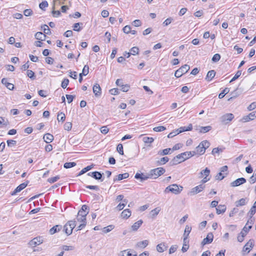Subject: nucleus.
<instances>
[{"instance_id":"f257e3e1","label":"nucleus","mask_w":256,"mask_h":256,"mask_svg":"<svg viewBox=\"0 0 256 256\" xmlns=\"http://www.w3.org/2000/svg\"><path fill=\"white\" fill-rule=\"evenodd\" d=\"M210 146V143L208 140H204L198 146H197L195 150L192 152V156L194 155H202L203 154L206 150Z\"/></svg>"},{"instance_id":"f03ea898","label":"nucleus","mask_w":256,"mask_h":256,"mask_svg":"<svg viewBox=\"0 0 256 256\" xmlns=\"http://www.w3.org/2000/svg\"><path fill=\"white\" fill-rule=\"evenodd\" d=\"M183 188L180 186V188L176 184H172L166 187L164 191L165 193L171 192L174 194H178L182 190Z\"/></svg>"},{"instance_id":"7ed1b4c3","label":"nucleus","mask_w":256,"mask_h":256,"mask_svg":"<svg viewBox=\"0 0 256 256\" xmlns=\"http://www.w3.org/2000/svg\"><path fill=\"white\" fill-rule=\"evenodd\" d=\"M165 170L163 168H158L151 170L150 172V176L152 178L156 179L162 175L164 172Z\"/></svg>"},{"instance_id":"20e7f679","label":"nucleus","mask_w":256,"mask_h":256,"mask_svg":"<svg viewBox=\"0 0 256 256\" xmlns=\"http://www.w3.org/2000/svg\"><path fill=\"white\" fill-rule=\"evenodd\" d=\"M190 66L188 64H184L178 70H176L174 74V76L176 78L182 76L184 74L190 70Z\"/></svg>"},{"instance_id":"39448f33","label":"nucleus","mask_w":256,"mask_h":256,"mask_svg":"<svg viewBox=\"0 0 256 256\" xmlns=\"http://www.w3.org/2000/svg\"><path fill=\"white\" fill-rule=\"evenodd\" d=\"M228 167L226 166H223L220 168V172L216 175V179L217 180H221L224 179L225 177L224 176V172H226V175L228 174Z\"/></svg>"},{"instance_id":"423d86ee","label":"nucleus","mask_w":256,"mask_h":256,"mask_svg":"<svg viewBox=\"0 0 256 256\" xmlns=\"http://www.w3.org/2000/svg\"><path fill=\"white\" fill-rule=\"evenodd\" d=\"M192 156V152H186L178 154L172 160H175L176 159H183V160H186Z\"/></svg>"},{"instance_id":"0eeeda50","label":"nucleus","mask_w":256,"mask_h":256,"mask_svg":"<svg viewBox=\"0 0 256 256\" xmlns=\"http://www.w3.org/2000/svg\"><path fill=\"white\" fill-rule=\"evenodd\" d=\"M234 118V116L232 114H226L220 118V122L224 124H228Z\"/></svg>"},{"instance_id":"6e6552de","label":"nucleus","mask_w":256,"mask_h":256,"mask_svg":"<svg viewBox=\"0 0 256 256\" xmlns=\"http://www.w3.org/2000/svg\"><path fill=\"white\" fill-rule=\"evenodd\" d=\"M150 175V172L146 174L143 173L140 174L137 172L134 176V178L136 180H140L141 182H143L144 181L147 180L148 178H152L151 176Z\"/></svg>"},{"instance_id":"1a4fd4ad","label":"nucleus","mask_w":256,"mask_h":256,"mask_svg":"<svg viewBox=\"0 0 256 256\" xmlns=\"http://www.w3.org/2000/svg\"><path fill=\"white\" fill-rule=\"evenodd\" d=\"M205 188V186L200 184L194 188H192L189 194L190 195H195L201 192H202Z\"/></svg>"},{"instance_id":"9d476101","label":"nucleus","mask_w":256,"mask_h":256,"mask_svg":"<svg viewBox=\"0 0 256 256\" xmlns=\"http://www.w3.org/2000/svg\"><path fill=\"white\" fill-rule=\"evenodd\" d=\"M214 239V235L212 232H209L201 242V245L203 246L206 244H210L212 242Z\"/></svg>"},{"instance_id":"9b49d317","label":"nucleus","mask_w":256,"mask_h":256,"mask_svg":"<svg viewBox=\"0 0 256 256\" xmlns=\"http://www.w3.org/2000/svg\"><path fill=\"white\" fill-rule=\"evenodd\" d=\"M246 182V179L244 178H237L230 183V186L232 187L238 186H240Z\"/></svg>"},{"instance_id":"f8f14e48","label":"nucleus","mask_w":256,"mask_h":256,"mask_svg":"<svg viewBox=\"0 0 256 256\" xmlns=\"http://www.w3.org/2000/svg\"><path fill=\"white\" fill-rule=\"evenodd\" d=\"M28 181L23 182L18 186L16 189L11 194L12 196L15 195L16 193L20 192L23 189H24L28 184Z\"/></svg>"},{"instance_id":"ddd939ff","label":"nucleus","mask_w":256,"mask_h":256,"mask_svg":"<svg viewBox=\"0 0 256 256\" xmlns=\"http://www.w3.org/2000/svg\"><path fill=\"white\" fill-rule=\"evenodd\" d=\"M256 118V112H253L250 113L248 115L244 116L241 120L240 121L243 122H247L250 120H254Z\"/></svg>"},{"instance_id":"4468645a","label":"nucleus","mask_w":256,"mask_h":256,"mask_svg":"<svg viewBox=\"0 0 256 256\" xmlns=\"http://www.w3.org/2000/svg\"><path fill=\"white\" fill-rule=\"evenodd\" d=\"M104 173H101L100 172L95 171L92 174V178L96 180H100V182H103L104 177L103 176Z\"/></svg>"},{"instance_id":"2eb2a0df","label":"nucleus","mask_w":256,"mask_h":256,"mask_svg":"<svg viewBox=\"0 0 256 256\" xmlns=\"http://www.w3.org/2000/svg\"><path fill=\"white\" fill-rule=\"evenodd\" d=\"M42 242V240L41 239L40 237H36L31 240L29 242V244L32 247H35L37 245H39Z\"/></svg>"},{"instance_id":"dca6fc26","label":"nucleus","mask_w":256,"mask_h":256,"mask_svg":"<svg viewBox=\"0 0 256 256\" xmlns=\"http://www.w3.org/2000/svg\"><path fill=\"white\" fill-rule=\"evenodd\" d=\"M93 92L94 95L96 96H100L102 94V89L100 86L96 84L93 86Z\"/></svg>"},{"instance_id":"f3484780","label":"nucleus","mask_w":256,"mask_h":256,"mask_svg":"<svg viewBox=\"0 0 256 256\" xmlns=\"http://www.w3.org/2000/svg\"><path fill=\"white\" fill-rule=\"evenodd\" d=\"M2 83L7 88L10 90H13L14 88V86L12 84L8 82V79L6 78H3L1 81Z\"/></svg>"},{"instance_id":"a211bd4d","label":"nucleus","mask_w":256,"mask_h":256,"mask_svg":"<svg viewBox=\"0 0 256 256\" xmlns=\"http://www.w3.org/2000/svg\"><path fill=\"white\" fill-rule=\"evenodd\" d=\"M254 244L253 240H250L244 246L243 251L246 252L248 253L250 250V248H252Z\"/></svg>"},{"instance_id":"6ab92c4d","label":"nucleus","mask_w":256,"mask_h":256,"mask_svg":"<svg viewBox=\"0 0 256 256\" xmlns=\"http://www.w3.org/2000/svg\"><path fill=\"white\" fill-rule=\"evenodd\" d=\"M62 228V226L61 225H56L50 230L49 232L50 234H54L55 233L60 232Z\"/></svg>"},{"instance_id":"aec40b11","label":"nucleus","mask_w":256,"mask_h":256,"mask_svg":"<svg viewBox=\"0 0 256 256\" xmlns=\"http://www.w3.org/2000/svg\"><path fill=\"white\" fill-rule=\"evenodd\" d=\"M142 223L143 221L142 220H140L137 221L136 222H134V224L131 226L132 230L134 232L136 231L140 226Z\"/></svg>"},{"instance_id":"412c9836","label":"nucleus","mask_w":256,"mask_h":256,"mask_svg":"<svg viewBox=\"0 0 256 256\" xmlns=\"http://www.w3.org/2000/svg\"><path fill=\"white\" fill-rule=\"evenodd\" d=\"M215 75L216 72L214 70H210L208 72L205 79L206 81L210 82L214 77Z\"/></svg>"},{"instance_id":"4be33fe9","label":"nucleus","mask_w":256,"mask_h":256,"mask_svg":"<svg viewBox=\"0 0 256 256\" xmlns=\"http://www.w3.org/2000/svg\"><path fill=\"white\" fill-rule=\"evenodd\" d=\"M43 139L46 143H50L53 140L54 136L49 133H47L44 136Z\"/></svg>"},{"instance_id":"5701e85b","label":"nucleus","mask_w":256,"mask_h":256,"mask_svg":"<svg viewBox=\"0 0 256 256\" xmlns=\"http://www.w3.org/2000/svg\"><path fill=\"white\" fill-rule=\"evenodd\" d=\"M94 164H92L84 168L78 174L77 176H80L85 174L87 172H88V171L90 170L91 169H92L94 168Z\"/></svg>"},{"instance_id":"b1692460","label":"nucleus","mask_w":256,"mask_h":256,"mask_svg":"<svg viewBox=\"0 0 256 256\" xmlns=\"http://www.w3.org/2000/svg\"><path fill=\"white\" fill-rule=\"evenodd\" d=\"M168 248V246H166L164 243H160L156 246V250L159 252H162Z\"/></svg>"},{"instance_id":"393cba45","label":"nucleus","mask_w":256,"mask_h":256,"mask_svg":"<svg viewBox=\"0 0 256 256\" xmlns=\"http://www.w3.org/2000/svg\"><path fill=\"white\" fill-rule=\"evenodd\" d=\"M130 216L131 211L129 209L124 210L121 214V216L124 219H128Z\"/></svg>"},{"instance_id":"a878e982","label":"nucleus","mask_w":256,"mask_h":256,"mask_svg":"<svg viewBox=\"0 0 256 256\" xmlns=\"http://www.w3.org/2000/svg\"><path fill=\"white\" fill-rule=\"evenodd\" d=\"M129 176V174L127 172H126L123 174H119L118 175L116 176V178H114V180H121L123 179L126 178Z\"/></svg>"},{"instance_id":"bb28decb","label":"nucleus","mask_w":256,"mask_h":256,"mask_svg":"<svg viewBox=\"0 0 256 256\" xmlns=\"http://www.w3.org/2000/svg\"><path fill=\"white\" fill-rule=\"evenodd\" d=\"M192 230V228L190 226H186L184 234V242H185V241L188 238V237L189 235V234L190 233V231Z\"/></svg>"},{"instance_id":"cd10ccee","label":"nucleus","mask_w":256,"mask_h":256,"mask_svg":"<svg viewBox=\"0 0 256 256\" xmlns=\"http://www.w3.org/2000/svg\"><path fill=\"white\" fill-rule=\"evenodd\" d=\"M226 208L225 205L220 204L216 208V213L218 214L224 213L226 212Z\"/></svg>"},{"instance_id":"c85d7f7f","label":"nucleus","mask_w":256,"mask_h":256,"mask_svg":"<svg viewBox=\"0 0 256 256\" xmlns=\"http://www.w3.org/2000/svg\"><path fill=\"white\" fill-rule=\"evenodd\" d=\"M192 129V126L191 124H189L188 126H181L180 128H178V132H184L186 131H190Z\"/></svg>"},{"instance_id":"c756f323","label":"nucleus","mask_w":256,"mask_h":256,"mask_svg":"<svg viewBox=\"0 0 256 256\" xmlns=\"http://www.w3.org/2000/svg\"><path fill=\"white\" fill-rule=\"evenodd\" d=\"M172 152V149L170 148H167L166 149H164L163 150H160L158 152V154L160 156H162L166 154H171Z\"/></svg>"},{"instance_id":"7c9ffc66","label":"nucleus","mask_w":256,"mask_h":256,"mask_svg":"<svg viewBox=\"0 0 256 256\" xmlns=\"http://www.w3.org/2000/svg\"><path fill=\"white\" fill-rule=\"evenodd\" d=\"M148 244V242L147 240H144L142 242H139L136 244V246L140 248H146Z\"/></svg>"},{"instance_id":"2f4dec72","label":"nucleus","mask_w":256,"mask_h":256,"mask_svg":"<svg viewBox=\"0 0 256 256\" xmlns=\"http://www.w3.org/2000/svg\"><path fill=\"white\" fill-rule=\"evenodd\" d=\"M34 36L36 39L41 40H44L46 38V34L42 32H37Z\"/></svg>"},{"instance_id":"473e14b6","label":"nucleus","mask_w":256,"mask_h":256,"mask_svg":"<svg viewBox=\"0 0 256 256\" xmlns=\"http://www.w3.org/2000/svg\"><path fill=\"white\" fill-rule=\"evenodd\" d=\"M128 201L126 199H124L122 200V203H120L117 206H116V209L118 210H122L124 208L126 204L128 203Z\"/></svg>"},{"instance_id":"72a5a7b5","label":"nucleus","mask_w":256,"mask_h":256,"mask_svg":"<svg viewBox=\"0 0 256 256\" xmlns=\"http://www.w3.org/2000/svg\"><path fill=\"white\" fill-rule=\"evenodd\" d=\"M68 226L67 223L64 226L63 231L68 235L70 236L72 234V230L70 228H68Z\"/></svg>"},{"instance_id":"f704fd0d","label":"nucleus","mask_w":256,"mask_h":256,"mask_svg":"<svg viewBox=\"0 0 256 256\" xmlns=\"http://www.w3.org/2000/svg\"><path fill=\"white\" fill-rule=\"evenodd\" d=\"M224 151L223 148H215L212 150V153L213 155L216 156V154H220Z\"/></svg>"},{"instance_id":"c9c22d12","label":"nucleus","mask_w":256,"mask_h":256,"mask_svg":"<svg viewBox=\"0 0 256 256\" xmlns=\"http://www.w3.org/2000/svg\"><path fill=\"white\" fill-rule=\"evenodd\" d=\"M212 130L211 126H201L200 127V129L199 132L202 133H206Z\"/></svg>"},{"instance_id":"e433bc0d","label":"nucleus","mask_w":256,"mask_h":256,"mask_svg":"<svg viewBox=\"0 0 256 256\" xmlns=\"http://www.w3.org/2000/svg\"><path fill=\"white\" fill-rule=\"evenodd\" d=\"M57 120L58 122L61 121L62 122H64L66 120L65 114L62 112H58Z\"/></svg>"},{"instance_id":"4c0bfd02","label":"nucleus","mask_w":256,"mask_h":256,"mask_svg":"<svg viewBox=\"0 0 256 256\" xmlns=\"http://www.w3.org/2000/svg\"><path fill=\"white\" fill-rule=\"evenodd\" d=\"M246 204V198H242L236 202V206H244Z\"/></svg>"},{"instance_id":"58836bf2","label":"nucleus","mask_w":256,"mask_h":256,"mask_svg":"<svg viewBox=\"0 0 256 256\" xmlns=\"http://www.w3.org/2000/svg\"><path fill=\"white\" fill-rule=\"evenodd\" d=\"M26 75L28 78L32 80H34L36 78L34 72L32 70H28Z\"/></svg>"},{"instance_id":"ea45409f","label":"nucleus","mask_w":256,"mask_h":256,"mask_svg":"<svg viewBox=\"0 0 256 256\" xmlns=\"http://www.w3.org/2000/svg\"><path fill=\"white\" fill-rule=\"evenodd\" d=\"M230 91V90L228 88H225L222 92H221L219 94H218V98H223L224 96L228 94Z\"/></svg>"},{"instance_id":"a19ab883","label":"nucleus","mask_w":256,"mask_h":256,"mask_svg":"<svg viewBox=\"0 0 256 256\" xmlns=\"http://www.w3.org/2000/svg\"><path fill=\"white\" fill-rule=\"evenodd\" d=\"M256 212V201L254 202V205L251 208L250 210L249 211L248 214L252 216L253 215L255 214Z\"/></svg>"},{"instance_id":"79ce46f5","label":"nucleus","mask_w":256,"mask_h":256,"mask_svg":"<svg viewBox=\"0 0 256 256\" xmlns=\"http://www.w3.org/2000/svg\"><path fill=\"white\" fill-rule=\"evenodd\" d=\"M76 166V163L74 162H66L64 164V167L65 168H72Z\"/></svg>"},{"instance_id":"37998d69","label":"nucleus","mask_w":256,"mask_h":256,"mask_svg":"<svg viewBox=\"0 0 256 256\" xmlns=\"http://www.w3.org/2000/svg\"><path fill=\"white\" fill-rule=\"evenodd\" d=\"M80 25H82V23L78 22V23L74 24L73 26L74 30L76 31V32H80L82 30V28L79 26Z\"/></svg>"},{"instance_id":"c03bdc74","label":"nucleus","mask_w":256,"mask_h":256,"mask_svg":"<svg viewBox=\"0 0 256 256\" xmlns=\"http://www.w3.org/2000/svg\"><path fill=\"white\" fill-rule=\"evenodd\" d=\"M130 54L132 55H136L138 54L139 48L136 46H134L130 48Z\"/></svg>"},{"instance_id":"a18cd8bd","label":"nucleus","mask_w":256,"mask_h":256,"mask_svg":"<svg viewBox=\"0 0 256 256\" xmlns=\"http://www.w3.org/2000/svg\"><path fill=\"white\" fill-rule=\"evenodd\" d=\"M114 226L113 225H109L106 227H104L103 228L102 232L104 233H108L110 232L114 228Z\"/></svg>"},{"instance_id":"49530a36","label":"nucleus","mask_w":256,"mask_h":256,"mask_svg":"<svg viewBox=\"0 0 256 256\" xmlns=\"http://www.w3.org/2000/svg\"><path fill=\"white\" fill-rule=\"evenodd\" d=\"M79 211H80L81 213L84 212L88 214L89 212V208L86 205L84 204L82 206L80 210Z\"/></svg>"},{"instance_id":"de8ad7c7","label":"nucleus","mask_w":256,"mask_h":256,"mask_svg":"<svg viewBox=\"0 0 256 256\" xmlns=\"http://www.w3.org/2000/svg\"><path fill=\"white\" fill-rule=\"evenodd\" d=\"M154 140L152 138L145 136L143 138V141L146 144H151L154 142Z\"/></svg>"},{"instance_id":"09e8293b","label":"nucleus","mask_w":256,"mask_h":256,"mask_svg":"<svg viewBox=\"0 0 256 256\" xmlns=\"http://www.w3.org/2000/svg\"><path fill=\"white\" fill-rule=\"evenodd\" d=\"M242 74V71L241 70H238L236 72L234 76L232 78V79L230 81V82H232L236 80H237L241 75Z\"/></svg>"},{"instance_id":"8fccbe9b","label":"nucleus","mask_w":256,"mask_h":256,"mask_svg":"<svg viewBox=\"0 0 256 256\" xmlns=\"http://www.w3.org/2000/svg\"><path fill=\"white\" fill-rule=\"evenodd\" d=\"M68 224V226L70 228L72 229V231L73 229L75 228L76 226V222L75 220H70L66 222Z\"/></svg>"},{"instance_id":"3c124183","label":"nucleus","mask_w":256,"mask_h":256,"mask_svg":"<svg viewBox=\"0 0 256 256\" xmlns=\"http://www.w3.org/2000/svg\"><path fill=\"white\" fill-rule=\"evenodd\" d=\"M42 28H43L44 32L45 34H50V33H51L50 30L46 24H44L42 26Z\"/></svg>"},{"instance_id":"603ef678","label":"nucleus","mask_w":256,"mask_h":256,"mask_svg":"<svg viewBox=\"0 0 256 256\" xmlns=\"http://www.w3.org/2000/svg\"><path fill=\"white\" fill-rule=\"evenodd\" d=\"M166 130V128L164 126H156L153 128V130L156 132H162Z\"/></svg>"},{"instance_id":"864d4df0","label":"nucleus","mask_w":256,"mask_h":256,"mask_svg":"<svg viewBox=\"0 0 256 256\" xmlns=\"http://www.w3.org/2000/svg\"><path fill=\"white\" fill-rule=\"evenodd\" d=\"M60 178V176H56L53 178H50L48 179V182L50 184L54 183L56 182Z\"/></svg>"},{"instance_id":"5fc2aeb1","label":"nucleus","mask_w":256,"mask_h":256,"mask_svg":"<svg viewBox=\"0 0 256 256\" xmlns=\"http://www.w3.org/2000/svg\"><path fill=\"white\" fill-rule=\"evenodd\" d=\"M160 211V210H159L158 208H156L152 210L150 212V214L152 215V218H154L155 216H156L159 213Z\"/></svg>"},{"instance_id":"6e6d98bb","label":"nucleus","mask_w":256,"mask_h":256,"mask_svg":"<svg viewBox=\"0 0 256 256\" xmlns=\"http://www.w3.org/2000/svg\"><path fill=\"white\" fill-rule=\"evenodd\" d=\"M48 3L46 1H44V2H42L40 4H39V7L42 10H45V8L48 7Z\"/></svg>"},{"instance_id":"4d7b16f0","label":"nucleus","mask_w":256,"mask_h":256,"mask_svg":"<svg viewBox=\"0 0 256 256\" xmlns=\"http://www.w3.org/2000/svg\"><path fill=\"white\" fill-rule=\"evenodd\" d=\"M72 128V124L70 122H66L64 124V129L66 130H70Z\"/></svg>"},{"instance_id":"13d9d810","label":"nucleus","mask_w":256,"mask_h":256,"mask_svg":"<svg viewBox=\"0 0 256 256\" xmlns=\"http://www.w3.org/2000/svg\"><path fill=\"white\" fill-rule=\"evenodd\" d=\"M68 83L69 80L68 78H64L62 82L61 86L63 88H66L67 87L68 85Z\"/></svg>"},{"instance_id":"bf43d9fd","label":"nucleus","mask_w":256,"mask_h":256,"mask_svg":"<svg viewBox=\"0 0 256 256\" xmlns=\"http://www.w3.org/2000/svg\"><path fill=\"white\" fill-rule=\"evenodd\" d=\"M89 72V67L88 65H85L82 69V74L84 76H86Z\"/></svg>"},{"instance_id":"052dcab7","label":"nucleus","mask_w":256,"mask_h":256,"mask_svg":"<svg viewBox=\"0 0 256 256\" xmlns=\"http://www.w3.org/2000/svg\"><path fill=\"white\" fill-rule=\"evenodd\" d=\"M77 220L80 222H82V223H85L86 222V217L80 216L78 214L77 218H76Z\"/></svg>"},{"instance_id":"680f3d73","label":"nucleus","mask_w":256,"mask_h":256,"mask_svg":"<svg viewBox=\"0 0 256 256\" xmlns=\"http://www.w3.org/2000/svg\"><path fill=\"white\" fill-rule=\"evenodd\" d=\"M7 144H8V146L12 147V146L16 145V141L14 140H8Z\"/></svg>"},{"instance_id":"e2e57ef3","label":"nucleus","mask_w":256,"mask_h":256,"mask_svg":"<svg viewBox=\"0 0 256 256\" xmlns=\"http://www.w3.org/2000/svg\"><path fill=\"white\" fill-rule=\"evenodd\" d=\"M183 144L180 143L177 144H175L172 149V152H173L174 150H179L182 146Z\"/></svg>"},{"instance_id":"0e129e2a","label":"nucleus","mask_w":256,"mask_h":256,"mask_svg":"<svg viewBox=\"0 0 256 256\" xmlns=\"http://www.w3.org/2000/svg\"><path fill=\"white\" fill-rule=\"evenodd\" d=\"M220 58V55L218 54H214L213 57L212 58V61L213 62H218Z\"/></svg>"},{"instance_id":"69168bd1","label":"nucleus","mask_w":256,"mask_h":256,"mask_svg":"<svg viewBox=\"0 0 256 256\" xmlns=\"http://www.w3.org/2000/svg\"><path fill=\"white\" fill-rule=\"evenodd\" d=\"M32 14V10L31 9H26L24 11V14L26 16H28Z\"/></svg>"},{"instance_id":"338daca9","label":"nucleus","mask_w":256,"mask_h":256,"mask_svg":"<svg viewBox=\"0 0 256 256\" xmlns=\"http://www.w3.org/2000/svg\"><path fill=\"white\" fill-rule=\"evenodd\" d=\"M173 20L172 18H168L167 19H166L164 22H163V26H167L168 24H170L172 20Z\"/></svg>"},{"instance_id":"774afa93","label":"nucleus","mask_w":256,"mask_h":256,"mask_svg":"<svg viewBox=\"0 0 256 256\" xmlns=\"http://www.w3.org/2000/svg\"><path fill=\"white\" fill-rule=\"evenodd\" d=\"M249 182L252 184H254L256 182V174L250 177Z\"/></svg>"}]
</instances>
